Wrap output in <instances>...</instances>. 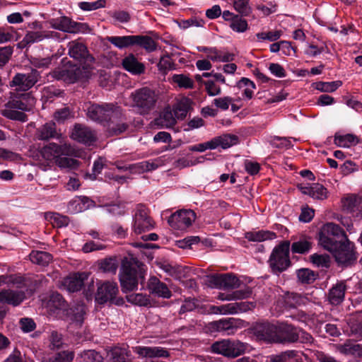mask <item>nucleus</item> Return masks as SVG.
I'll list each match as a JSON object with an SVG mask.
<instances>
[{"label":"nucleus","instance_id":"nucleus-1","mask_svg":"<svg viewBox=\"0 0 362 362\" xmlns=\"http://www.w3.org/2000/svg\"><path fill=\"white\" fill-rule=\"evenodd\" d=\"M35 103L36 100L31 93L11 91L1 115L9 119L25 122L28 120L25 112L30 111Z\"/></svg>","mask_w":362,"mask_h":362},{"label":"nucleus","instance_id":"nucleus-2","mask_svg":"<svg viewBox=\"0 0 362 362\" xmlns=\"http://www.w3.org/2000/svg\"><path fill=\"white\" fill-rule=\"evenodd\" d=\"M142 266L143 264L135 258H125L122 261L119 281L124 293L137 288L139 277L142 279L144 278Z\"/></svg>","mask_w":362,"mask_h":362},{"label":"nucleus","instance_id":"nucleus-3","mask_svg":"<svg viewBox=\"0 0 362 362\" xmlns=\"http://www.w3.org/2000/svg\"><path fill=\"white\" fill-rule=\"evenodd\" d=\"M122 110L114 103L92 104L87 110L88 117L103 125L114 123L122 117Z\"/></svg>","mask_w":362,"mask_h":362},{"label":"nucleus","instance_id":"nucleus-4","mask_svg":"<svg viewBox=\"0 0 362 362\" xmlns=\"http://www.w3.org/2000/svg\"><path fill=\"white\" fill-rule=\"evenodd\" d=\"M346 238L344 231L334 223L323 225L319 232V243L329 252L335 250L337 245Z\"/></svg>","mask_w":362,"mask_h":362},{"label":"nucleus","instance_id":"nucleus-5","mask_svg":"<svg viewBox=\"0 0 362 362\" xmlns=\"http://www.w3.org/2000/svg\"><path fill=\"white\" fill-rule=\"evenodd\" d=\"M130 98L132 107L141 115H147L153 110L158 100L155 91L147 87L134 90L131 93Z\"/></svg>","mask_w":362,"mask_h":362},{"label":"nucleus","instance_id":"nucleus-6","mask_svg":"<svg viewBox=\"0 0 362 362\" xmlns=\"http://www.w3.org/2000/svg\"><path fill=\"white\" fill-rule=\"evenodd\" d=\"M290 243L283 241L272 250L268 263L272 272L279 274L286 271L291 266Z\"/></svg>","mask_w":362,"mask_h":362},{"label":"nucleus","instance_id":"nucleus-7","mask_svg":"<svg viewBox=\"0 0 362 362\" xmlns=\"http://www.w3.org/2000/svg\"><path fill=\"white\" fill-rule=\"evenodd\" d=\"M276 343H310L312 336L303 329L286 323L277 324Z\"/></svg>","mask_w":362,"mask_h":362},{"label":"nucleus","instance_id":"nucleus-8","mask_svg":"<svg viewBox=\"0 0 362 362\" xmlns=\"http://www.w3.org/2000/svg\"><path fill=\"white\" fill-rule=\"evenodd\" d=\"M211 348L213 353L228 357H236L245 351L247 344L240 341L223 339L214 342Z\"/></svg>","mask_w":362,"mask_h":362},{"label":"nucleus","instance_id":"nucleus-9","mask_svg":"<svg viewBox=\"0 0 362 362\" xmlns=\"http://www.w3.org/2000/svg\"><path fill=\"white\" fill-rule=\"evenodd\" d=\"M17 290L4 289L0 292V302L14 307L20 305L28 296H30L34 289L29 287V281L26 286L21 285Z\"/></svg>","mask_w":362,"mask_h":362},{"label":"nucleus","instance_id":"nucleus-10","mask_svg":"<svg viewBox=\"0 0 362 362\" xmlns=\"http://www.w3.org/2000/svg\"><path fill=\"white\" fill-rule=\"evenodd\" d=\"M133 230L136 234L152 230L155 227V222L150 217L147 208L144 205H138L134 215Z\"/></svg>","mask_w":362,"mask_h":362},{"label":"nucleus","instance_id":"nucleus-11","mask_svg":"<svg viewBox=\"0 0 362 362\" xmlns=\"http://www.w3.org/2000/svg\"><path fill=\"white\" fill-rule=\"evenodd\" d=\"M40 73L36 69H32L28 73H18L9 83L10 87H16V90L26 91L33 87L39 81Z\"/></svg>","mask_w":362,"mask_h":362},{"label":"nucleus","instance_id":"nucleus-12","mask_svg":"<svg viewBox=\"0 0 362 362\" xmlns=\"http://www.w3.org/2000/svg\"><path fill=\"white\" fill-rule=\"evenodd\" d=\"M42 157L48 162H53L61 156H73L75 153L74 148L68 144L62 145L55 143H49L42 147L40 151Z\"/></svg>","mask_w":362,"mask_h":362},{"label":"nucleus","instance_id":"nucleus-13","mask_svg":"<svg viewBox=\"0 0 362 362\" xmlns=\"http://www.w3.org/2000/svg\"><path fill=\"white\" fill-rule=\"evenodd\" d=\"M196 219V214L191 209H182L173 214L168 222L175 230H185L192 226Z\"/></svg>","mask_w":362,"mask_h":362},{"label":"nucleus","instance_id":"nucleus-14","mask_svg":"<svg viewBox=\"0 0 362 362\" xmlns=\"http://www.w3.org/2000/svg\"><path fill=\"white\" fill-rule=\"evenodd\" d=\"M339 245L335 250L330 251L336 261L343 265L353 264L356 259V253L354 250V244L346 238V240H344Z\"/></svg>","mask_w":362,"mask_h":362},{"label":"nucleus","instance_id":"nucleus-15","mask_svg":"<svg viewBox=\"0 0 362 362\" xmlns=\"http://www.w3.org/2000/svg\"><path fill=\"white\" fill-rule=\"evenodd\" d=\"M119 292L118 286L116 282L106 281L98 286V290L95 295V300L99 304H104L108 301L115 303V298Z\"/></svg>","mask_w":362,"mask_h":362},{"label":"nucleus","instance_id":"nucleus-16","mask_svg":"<svg viewBox=\"0 0 362 362\" xmlns=\"http://www.w3.org/2000/svg\"><path fill=\"white\" fill-rule=\"evenodd\" d=\"M83 71L80 66L71 65L54 69L52 72V76L67 83H74L83 77Z\"/></svg>","mask_w":362,"mask_h":362},{"label":"nucleus","instance_id":"nucleus-17","mask_svg":"<svg viewBox=\"0 0 362 362\" xmlns=\"http://www.w3.org/2000/svg\"><path fill=\"white\" fill-rule=\"evenodd\" d=\"M69 54L71 57L89 66L94 62V58L89 54L86 46L78 41H71L68 44Z\"/></svg>","mask_w":362,"mask_h":362},{"label":"nucleus","instance_id":"nucleus-18","mask_svg":"<svg viewBox=\"0 0 362 362\" xmlns=\"http://www.w3.org/2000/svg\"><path fill=\"white\" fill-rule=\"evenodd\" d=\"M253 307V303L249 302L230 303L219 306L213 305L211 307L210 310L215 314L233 315L240 312H246L251 310Z\"/></svg>","mask_w":362,"mask_h":362},{"label":"nucleus","instance_id":"nucleus-19","mask_svg":"<svg viewBox=\"0 0 362 362\" xmlns=\"http://www.w3.org/2000/svg\"><path fill=\"white\" fill-rule=\"evenodd\" d=\"M254 333L260 340L276 343L277 324L268 322L258 323L254 327Z\"/></svg>","mask_w":362,"mask_h":362},{"label":"nucleus","instance_id":"nucleus-20","mask_svg":"<svg viewBox=\"0 0 362 362\" xmlns=\"http://www.w3.org/2000/svg\"><path fill=\"white\" fill-rule=\"evenodd\" d=\"M211 282L221 289L230 290L238 288L240 286V281L230 274H216L211 276Z\"/></svg>","mask_w":362,"mask_h":362},{"label":"nucleus","instance_id":"nucleus-21","mask_svg":"<svg viewBox=\"0 0 362 362\" xmlns=\"http://www.w3.org/2000/svg\"><path fill=\"white\" fill-rule=\"evenodd\" d=\"M71 138L78 142L90 145L95 141L96 134L90 128L76 124L72 130Z\"/></svg>","mask_w":362,"mask_h":362},{"label":"nucleus","instance_id":"nucleus-22","mask_svg":"<svg viewBox=\"0 0 362 362\" xmlns=\"http://www.w3.org/2000/svg\"><path fill=\"white\" fill-rule=\"evenodd\" d=\"M133 351L141 358H168L170 354L167 349L160 346L133 347Z\"/></svg>","mask_w":362,"mask_h":362},{"label":"nucleus","instance_id":"nucleus-23","mask_svg":"<svg viewBox=\"0 0 362 362\" xmlns=\"http://www.w3.org/2000/svg\"><path fill=\"white\" fill-rule=\"evenodd\" d=\"M150 293L157 297L170 298L172 293L168 286L156 276H151L148 281Z\"/></svg>","mask_w":362,"mask_h":362},{"label":"nucleus","instance_id":"nucleus-24","mask_svg":"<svg viewBox=\"0 0 362 362\" xmlns=\"http://www.w3.org/2000/svg\"><path fill=\"white\" fill-rule=\"evenodd\" d=\"M89 274L87 272L74 273L64 279V284L69 291L76 292L81 290Z\"/></svg>","mask_w":362,"mask_h":362},{"label":"nucleus","instance_id":"nucleus-25","mask_svg":"<svg viewBox=\"0 0 362 362\" xmlns=\"http://www.w3.org/2000/svg\"><path fill=\"white\" fill-rule=\"evenodd\" d=\"M53 32L48 31H28L23 39L17 45L18 48L23 49L26 46L40 42L45 38L53 37Z\"/></svg>","mask_w":362,"mask_h":362},{"label":"nucleus","instance_id":"nucleus-26","mask_svg":"<svg viewBox=\"0 0 362 362\" xmlns=\"http://www.w3.org/2000/svg\"><path fill=\"white\" fill-rule=\"evenodd\" d=\"M163 165L162 158L154 160H144L130 165V172L132 173H143L144 172L156 170Z\"/></svg>","mask_w":362,"mask_h":362},{"label":"nucleus","instance_id":"nucleus-27","mask_svg":"<svg viewBox=\"0 0 362 362\" xmlns=\"http://www.w3.org/2000/svg\"><path fill=\"white\" fill-rule=\"evenodd\" d=\"M122 64L126 71L134 75H140L145 71L144 64L139 62L132 54L124 57L122 59Z\"/></svg>","mask_w":362,"mask_h":362},{"label":"nucleus","instance_id":"nucleus-28","mask_svg":"<svg viewBox=\"0 0 362 362\" xmlns=\"http://www.w3.org/2000/svg\"><path fill=\"white\" fill-rule=\"evenodd\" d=\"M92 201L87 197H75L71 199L67 206V210L71 214H77L86 210Z\"/></svg>","mask_w":362,"mask_h":362},{"label":"nucleus","instance_id":"nucleus-29","mask_svg":"<svg viewBox=\"0 0 362 362\" xmlns=\"http://www.w3.org/2000/svg\"><path fill=\"white\" fill-rule=\"evenodd\" d=\"M156 125L160 128H170L176 123V119L171 110L165 108L154 120Z\"/></svg>","mask_w":362,"mask_h":362},{"label":"nucleus","instance_id":"nucleus-30","mask_svg":"<svg viewBox=\"0 0 362 362\" xmlns=\"http://www.w3.org/2000/svg\"><path fill=\"white\" fill-rule=\"evenodd\" d=\"M210 328L213 331L225 332L228 335L234 334L235 331L237 329L232 318L214 321L211 322Z\"/></svg>","mask_w":362,"mask_h":362},{"label":"nucleus","instance_id":"nucleus-31","mask_svg":"<svg viewBox=\"0 0 362 362\" xmlns=\"http://www.w3.org/2000/svg\"><path fill=\"white\" fill-rule=\"evenodd\" d=\"M84 25L71 21L66 17L62 18L58 22L55 23L54 28L66 33H78Z\"/></svg>","mask_w":362,"mask_h":362},{"label":"nucleus","instance_id":"nucleus-32","mask_svg":"<svg viewBox=\"0 0 362 362\" xmlns=\"http://www.w3.org/2000/svg\"><path fill=\"white\" fill-rule=\"evenodd\" d=\"M302 192L313 199L319 200L327 199L328 194L327 189L323 185L318 183L313 184L310 187H303Z\"/></svg>","mask_w":362,"mask_h":362},{"label":"nucleus","instance_id":"nucleus-33","mask_svg":"<svg viewBox=\"0 0 362 362\" xmlns=\"http://www.w3.org/2000/svg\"><path fill=\"white\" fill-rule=\"evenodd\" d=\"M346 285L344 282L337 283L329 290L328 298L331 304L339 305L344 298Z\"/></svg>","mask_w":362,"mask_h":362},{"label":"nucleus","instance_id":"nucleus-34","mask_svg":"<svg viewBox=\"0 0 362 362\" xmlns=\"http://www.w3.org/2000/svg\"><path fill=\"white\" fill-rule=\"evenodd\" d=\"M238 138L235 135L223 134L222 136L214 137L211 139L214 149L218 146L226 149L238 142Z\"/></svg>","mask_w":362,"mask_h":362},{"label":"nucleus","instance_id":"nucleus-35","mask_svg":"<svg viewBox=\"0 0 362 362\" xmlns=\"http://www.w3.org/2000/svg\"><path fill=\"white\" fill-rule=\"evenodd\" d=\"M3 285L15 286L21 288V285L26 286L28 279L23 278L19 274H4L0 275V286Z\"/></svg>","mask_w":362,"mask_h":362},{"label":"nucleus","instance_id":"nucleus-36","mask_svg":"<svg viewBox=\"0 0 362 362\" xmlns=\"http://www.w3.org/2000/svg\"><path fill=\"white\" fill-rule=\"evenodd\" d=\"M134 35L107 36L106 37L107 41L120 49L134 46Z\"/></svg>","mask_w":362,"mask_h":362},{"label":"nucleus","instance_id":"nucleus-37","mask_svg":"<svg viewBox=\"0 0 362 362\" xmlns=\"http://www.w3.org/2000/svg\"><path fill=\"white\" fill-rule=\"evenodd\" d=\"M359 143V139L354 134L334 135V144L339 147L349 148Z\"/></svg>","mask_w":362,"mask_h":362},{"label":"nucleus","instance_id":"nucleus-38","mask_svg":"<svg viewBox=\"0 0 362 362\" xmlns=\"http://www.w3.org/2000/svg\"><path fill=\"white\" fill-rule=\"evenodd\" d=\"M29 257L32 262L42 267L48 265L52 259V256L49 252L38 250L32 251Z\"/></svg>","mask_w":362,"mask_h":362},{"label":"nucleus","instance_id":"nucleus-39","mask_svg":"<svg viewBox=\"0 0 362 362\" xmlns=\"http://www.w3.org/2000/svg\"><path fill=\"white\" fill-rule=\"evenodd\" d=\"M134 45H139L148 52H153L156 49L155 41L147 35H134Z\"/></svg>","mask_w":362,"mask_h":362},{"label":"nucleus","instance_id":"nucleus-40","mask_svg":"<svg viewBox=\"0 0 362 362\" xmlns=\"http://www.w3.org/2000/svg\"><path fill=\"white\" fill-rule=\"evenodd\" d=\"M297 352L294 350L285 351L279 355H271L266 362H297Z\"/></svg>","mask_w":362,"mask_h":362},{"label":"nucleus","instance_id":"nucleus-41","mask_svg":"<svg viewBox=\"0 0 362 362\" xmlns=\"http://www.w3.org/2000/svg\"><path fill=\"white\" fill-rule=\"evenodd\" d=\"M246 238L250 241L261 242L267 240H273L276 238L275 233L269 230H259L246 233Z\"/></svg>","mask_w":362,"mask_h":362},{"label":"nucleus","instance_id":"nucleus-42","mask_svg":"<svg viewBox=\"0 0 362 362\" xmlns=\"http://www.w3.org/2000/svg\"><path fill=\"white\" fill-rule=\"evenodd\" d=\"M57 135L56 125L54 122H47L38 129V138L40 140H48Z\"/></svg>","mask_w":362,"mask_h":362},{"label":"nucleus","instance_id":"nucleus-43","mask_svg":"<svg viewBox=\"0 0 362 362\" xmlns=\"http://www.w3.org/2000/svg\"><path fill=\"white\" fill-rule=\"evenodd\" d=\"M298 281L303 284L313 283L318 276V274L313 270L307 268H302L296 271Z\"/></svg>","mask_w":362,"mask_h":362},{"label":"nucleus","instance_id":"nucleus-44","mask_svg":"<svg viewBox=\"0 0 362 362\" xmlns=\"http://www.w3.org/2000/svg\"><path fill=\"white\" fill-rule=\"evenodd\" d=\"M312 245L310 238H301L292 243L291 251L293 253L305 254L310 250Z\"/></svg>","mask_w":362,"mask_h":362},{"label":"nucleus","instance_id":"nucleus-45","mask_svg":"<svg viewBox=\"0 0 362 362\" xmlns=\"http://www.w3.org/2000/svg\"><path fill=\"white\" fill-rule=\"evenodd\" d=\"M252 293V290L249 287L245 289L235 291L230 294L221 293L218 296V299L222 300H233L237 299H244L248 298Z\"/></svg>","mask_w":362,"mask_h":362},{"label":"nucleus","instance_id":"nucleus-46","mask_svg":"<svg viewBox=\"0 0 362 362\" xmlns=\"http://www.w3.org/2000/svg\"><path fill=\"white\" fill-rule=\"evenodd\" d=\"M47 307L52 312H54L55 310L63 309L65 307V301L62 296L57 292L52 293L49 296Z\"/></svg>","mask_w":362,"mask_h":362},{"label":"nucleus","instance_id":"nucleus-47","mask_svg":"<svg viewBox=\"0 0 362 362\" xmlns=\"http://www.w3.org/2000/svg\"><path fill=\"white\" fill-rule=\"evenodd\" d=\"M233 4L235 10L242 16H248L252 13L250 0H233Z\"/></svg>","mask_w":362,"mask_h":362},{"label":"nucleus","instance_id":"nucleus-48","mask_svg":"<svg viewBox=\"0 0 362 362\" xmlns=\"http://www.w3.org/2000/svg\"><path fill=\"white\" fill-rule=\"evenodd\" d=\"M229 26L233 31L237 33H244L248 29L247 21L238 15H235L232 18Z\"/></svg>","mask_w":362,"mask_h":362},{"label":"nucleus","instance_id":"nucleus-49","mask_svg":"<svg viewBox=\"0 0 362 362\" xmlns=\"http://www.w3.org/2000/svg\"><path fill=\"white\" fill-rule=\"evenodd\" d=\"M45 218L50 220L52 223L58 228L66 226L69 222V219L67 216L55 212L46 213Z\"/></svg>","mask_w":362,"mask_h":362},{"label":"nucleus","instance_id":"nucleus-50","mask_svg":"<svg viewBox=\"0 0 362 362\" xmlns=\"http://www.w3.org/2000/svg\"><path fill=\"white\" fill-rule=\"evenodd\" d=\"M127 300L139 306H148L151 304L149 297L143 293H132L127 296Z\"/></svg>","mask_w":362,"mask_h":362},{"label":"nucleus","instance_id":"nucleus-51","mask_svg":"<svg viewBox=\"0 0 362 362\" xmlns=\"http://www.w3.org/2000/svg\"><path fill=\"white\" fill-rule=\"evenodd\" d=\"M127 351L124 348L115 347L110 353L109 362H128Z\"/></svg>","mask_w":362,"mask_h":362},{"label":"nucleus","instance_id":"nucleus-52","mask_svg":"<svg viewBox=\"0 0 362 362\" xmlns=\"http://www.w3.org/2000/svg\"><path fill=\"white\" fill-rule=\"evenodd\" d=\"M281 35V30H272L269 32L258 33L256 34V37L258 42H263L264 40L274 42L279 40Z\"/></svg>","mask_w":362,"mask_h":362},{"label":"nucleus","instance_id":"nucleus-53","mask_svg":"<svg viewBox=\"0 0 362 362\" xmlns=\"http://www.w3.org/2000/svg\"><path fill=\"white\" fill-rule=\"evenodd\" d=\"M74 352L70 350L62 351L50 358L47 362H72Z\"/></svg>","mask_w":362,"mask_h":362},{"label":"nucleus","instance_id":"nucleus-54","mask_svg":"<svg viewBox=\"0 0 362 362\" xmlns=\"http://www.w3.org/2000/svg\"><path fill=\"white\" fill-rule=\"evenodd\" d=\"M172 78L173 81L180 88L190 89L194 86L193 80L184 74H175Z\"/></svg>","mask_w":362,"mask_h":362},{"label":"nucleus","instance_id":"nucleus-55","mask_svg":"<svg viewBox=\"0 0 362 362\" xmlns=\"http://www.w3.org/2000/svg\"><path fill=\"white\" fill-rule=\"evenodd\" d=\"M342 84L341 81L331 82H318L316 83V88L322 92L332 93L335 91Z\"/></svg>","mask_w":362,"mask_h":362},{"label":"nucleus","instance_id":"nucleus-56","mask_svg":"<svg viewBox=\"0 0 362 362\" xmlns=\"http://www.w3.org/2000/svg\"><path fill=\"white\" fill-rule=\"evenodd\" d=\"M189 109V100L187 99L182 100L176 105L174 109V115L177 119H183L187 116Z\"/></svg>","mask_w":362,"mask_h":362},{"label":"nucleus","instance_id":"nucleus-57","mask_svg":"<svg viewBox=\"0 0 362 362\" xmlns=\"http://www.w3.org/2000/svg\"><path fill=\"white\" fill-rule=\"evenodd\" d=\"M118 264L115 258H106L100 263V269L104 272L115 274Z\"/></svg>","mask_w":362,"mask_h":362},{"label":"nucleus","instance_id":"nucleus-58","mask_svg":"<svg viewBox=\"0 0 362 362\" xmlns=\"http://www.w3.org/2000/svg\"><path fill=\"white\" fill-rule=\"evenodd\" d=\"M71 320L78 325H81L86 315V308L83 305H78L74 308H71Z\"/></svg>","mask_w":362,"mask_h":362},{"label":"nucleus","instance_id":"nucleus-59","mask_svg":"<svg viewBox=\"0 0 362 362\" xmlns=\"http://www.w3.org/2000/svg\"><path fill=\"white\" fill-rule=\"evenodd\" d=\"M313 264L318 267L328 268L330 264V258L327 255H320L315 253L310 256Z\"/></svg>","mask_w":362,"mask_h":362},{"label":"nucleus","instance_id":"nucleus-60","mask_svg":"<svg viewBox=\"0 0 362 362\" xmlns=\"http://www.w3.org/2000/svg\"><path fill=\"white\" fill-rule=\"evenodd\" d=\"M122 116L114 123H110L108 129L112 134L117 135L125 132L128 128V124L122 122Z\"/></svg>","mask_w":362,"mask_h":362},{"label":"nucleus","instance_id":"nucleus-61","mask_svg":"<svg viewBox=\"0 0 362 362\" xmlns=\"http://www.w3.org/2000/svg\"><path fill=\"white\" fill-rule=\"evenodd\" d=\"M55 163L61 168L76 169L78 166V161L67 157H58Z\"/></svg>","mask_w":362,"mask_h":362},{"label":"nucleus","instance_id":"nucleus-62","mask_svg":"<svg viewBox=\"0 0 362 362\" xmlns=\"http://www.w3.org/2000/svg\"><path fill=\"white\" fill-rule=\"evenodd\" d=\"M291 139V138L274 136L271 141V144L274 148L288 149L293 146Z\"/></svg>","mask_w":362,"mask_h":362},{"label":"nucleus","instance_id":"nucleus-63","mask_svg":"<svg viewBox=\"0 0 362 362\" xmlns=\"http://www.w3.org/2000/svg\"><path fill=\"white\" fill-rule=\"evenodd\" d=\"M83 362H103V356L94 350H88L81 354Z\"/></svg>","mask_w":362,"mask_h":362},{"label":"nucleus","instance_id":"nucleus-64","mask_svg":"<svg viewBox=\"0 0 362 362\" xmlns=\"http://www.w3.org/2000/svg\"><path fill=\"white\" fill-rule=\"evenodd\" d=\"M360 199L355 196L349 197L343 201V206L350 212H355L358 210Z\"/></svg>","mask_w":362,"mask_h":362}]
</instances>
